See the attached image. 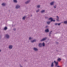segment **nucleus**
I'll list each match as a JSON object with an SVG mask.
<instances>
[{
  "label": "nucleus",
  "mask_w": 67,
  "mask_h": 67,
  "mask_svg": "<svg viewBox=\"0 0 67 67\" xmlns=\"http://www.w3.org/2000/svg\"><path fill=\"white\" fill-rule=\"evenodd\" d=\"M49 20H51L50 21H48L47 22V23L48 24H49L50 23H51V22H55V20L53 19V18H49Z\"/></svg>",
  "instance_id": "obj_1"
},
{
  "label": "nucleus",
  "mask_w": 67,
  "mask_h": 67,
  "mask_svg": "<svg viewBox=\"0 0 67 67\" xmlns=\"http://www.w3.org/2000/svg\"><path fill=\"white\" fill-rule=\"evenodd\" d=\"M8 48L9 49H12V48H13V46L12 45H10L9 46Z\"/></svg>",
  "instance_id": "obj_2"
},
{
  "label": "nucleus",
  "mask_w": 67,
  "mask_h": 67,
  "mask_svg": "<svg viewBox=\"0 0 67 67\" xmlns=\"http://www.w3.org/2000/svg\"><path fill=\"white\" fill-rule=\"evenodd\" d=\"M20 5L19 4H17L16 6V9H19L20 8Z\"/></svg>",
  "instance_id": "obj_3"
},
{
  "label": "nucleus",
  "mask_w": 67,
  "mask_h": 67,
  "mask_svg": "<svg viewBox=\"0 0 67 67\" xmlns=\"http://www.w3.org/2000/svg\"><path fill=\"white\" fill-rule=\"evenodd\" d=\"M55 3V2L54 1L50 3V5H53Z\"/></svg>",
  "instance_id": "obj_4"
},
{
  "label": "nucleus",
  "mask_w": 67,
  "mask_h": 67,
  "mask_svg": "<svg viewBox=\"0 0 67 67\" xmlns=\"http://www.w3.org/2000/svg\"><path fill=\"white\" fill-rule=\"evenodd\" d=\"M47 39V37H46L45 38H43L41 40V42H42L43 41H45L46 39Z\"/></svg>",
  "instance_id": "obj_5"
},
{
  "label": "nucleus",
  "mask_w": 67,
  "mask_h": 67,
  "mask_svg": "<svg viewBox=\"0 0 67 67\" xmlns=\"http://www.w3.org/2000/svg\"><path fill=\"white\" fill-rule=\"evenodd\" d=\"M33 49L35 51H38V49H37V48L36 47L34 48Z\"/></svg>",
  "instance_id": "obj_6"
},
{
  "label": "nucleus",
  "mask_w": 67,
  "mask_h": 67,
  "mask_svg": "<svg viewBox=\"0 0 67 67\" xmlns=\"http://www.w3.org/2000/svg\"><path fill=\"white\" fill-rule=\"evenodd\" d=\"M54 62L55 64V66H57V65H58V62H56V61H54Z\"/></svg>",
  "instance_id": "obj_7"
},
{
  "label": "nucleus",
  "mask_w": 67,
  "mask_h": 67,
  "mask_svg": "<svg viewBox=\"0 0 67 67\" xmlns=\"http://www.w3.org/2000/svg\"><path fill=\"white\" fill-rule=\"evenodd\" d=\"M5 36L6 37V38H9V37H10L9 35L8 34L6 35Z\"/></svg>",
  "instance_id": "obj_8"
},
{
  "label": "nucleus",
  "mask_w": 67,
  "mask_h": 67,
  "mask_svg": "<svg viewBox=\"0 0 67 67\" xmlns=\"http://www.w3.org/2000/svg\"><path fill=\"white\" fill-rule=\"evenodd\" d=\"M30 1H31L30 0H28L25 2V4H28Z\"/></svg>",
  "instance_id": "obj_9"
},
{
  "label": "nucleus",
  "mask_w": 67,
  "mask_h": 67,
  "mask_svg": "<svg viewBox=\"0 0 67 67\" xmlns=\"http://www.w3.org/2000/svg\"><path fill=\"white\" fill-rule=\"evenodd\" d=\"M59 17L58 16H57V21H59Z\"/></svg>",
  "instance_id": "obj_10"
},
{
  "label": "nucleus",
  "mask_w": 67,
  "mask_h": 67,
  "mask_svg": "<svg viewBox=\"0 0 67 67\" xmlns=\"http://www.w3.org/2000/svg\"><path fill=\"white\" fill-rule=\"evenodd\" d=\"M45 32L46 33H48V32H49V29H46L45 30Z\"/></svg>",
  "instance_id": "obj_11"
},
{
  "label": "nucleus",
  "mask_w": 67,
  "mask_h": 67,
  "mask_svg": "<svg viewBox=\"0 0 67 67\" xmlns=\"http://www.w3.org/2000/svg\"><path fill=\"white\" fill-rule=\"evenodd\" d=\"M54 66V62H53L51 64V67H53Z\"/></svg>",
  "instance_id": "obj_12"
},
{
  "label": "nucleus",
  "mask_w": 67,
  "mask_h": 67,
  "mask_svg": "<svg viewBox=\"0 0 67 67\" xmlns=\"http://www.w3.org/2000/svg\"><path fill=\"white\" fill-rule=\"evenodd\" d=\"M38 46H39L40 47H41L42 46V43H40L38 45Z\"/></svg>",
  "instance_id": "obj_13"
},
{
  "label": "nucleus",
  "mask_w": 67,
  "mask_h": 67,
  "mask_svg": "<svg viewBox=\"0 0 67 67\" xmlns=\"http://www.w3.org/2000/svg\"><path fill=\"white\" fill-rule=\"evenodd\" d=\"M36 40H34L31 41V43H34L35 42H36Z\"/></svg>",
  "instance_id": "obj_14"
},
{
  "label": "nucleus",
  "mask_w": 67,
  "mask_h": 67,
  "mask_svg": "<svg viewBox=\"0 0 67 67\" xmlns=\"http://www.w3.org/2000/svg\"><path fill=\"white\" fill-rule=\"evenodd\" d=\"M2 6L4 7V6H5V5H6V4H5V3H3L2 4Z\"/></svg>",
  "instance_id": "obj_15"
},
{
  "label": "nucleus",
  "mask_w": 67,
  "mask_h": 67,
  "mask_svg": "<svg viewBox=\"0 0 67 67\" xmlns=\"http://www.w3.org/2000/svg\"><path fill=\"white\" fill-rule=\"evenodd\" d=\"M45 10H42L41 11V12L42 13H44Z\"/></svg>",
  "instance_id": "obj_16"
},
{
  "label": "nucleus",
  "mask_w": 67,
  "mask_h": 67,
  "mask_svg": "<svg viewBox=\"0 0 67 67\" xmlns=\"http://www.w3.org/2000/svg\"><path fill=\"white\" fill-rule=\"evenodd\" d=\"M33 38L31 37H30L29 38V40H33Z\"/></svg>",
  "instance_id": "obj_17"
},
{
  "label": "nucleus",
  "mask_w": 67,
  "mask_h": 67,
  "mask_svg": "<svg viewBox=\"0 0 67 67\" xmlns=\"http://www.w3.org/2000/svg\"><path fill=\"white\" fill-rule=\"evenodd\" d=\"M55 25H60V23H55Z\"/></svg>",
  "instance_id": "obj_18"
},
{
  "label": "nucleus",
  "mask_w": 67,
  "mask_h": 67,
  "mask_svg": "<svg viewBox=\"0 0 67 67\" xmlns=\"http://www.w3.org/2000/svg\"><path fill=\"white\" fill-rule=\"evenodd\" d=\"M41 7V5H38L37 6V8H40Z\"/></svg>",
  "instance_id": "obj_19"
},
{
  "label": "nucleus",
  "mask_w": 67,
  "mask_h": 67,
  "mask_svg": "<svg viewBox=\"0 0 67 67\" xmlns=\"http://www.w3.org/2000/svg\"><path fill=\"white\" fill-rule=\"evenodd\" d=\"M13 1L15 3H17V2H18V1H17V0H13Z\"/></svg>",
  "instance_id": "obj_20"
},
{
  "label": "nucleus",
  "mask_w": 67,
  "mask_h": 67,
  "mask_svg": "<svg viewBox=\"0 0 67 67\" xmlns=\"http://www.w3.org/2000/svg\"><path fill=\"white\" fill-rule=\"evenodd\" d=\"M26 18V16H24L23 18V20H25V18Z\"/></svg>",
  "instance_id": "obj_21"
},
{
  "label": "nucleus",
  "mask_w": 67,
  "mask_h": 67,
  "mask_svg": "<svg viewBox=\"0 0 67 67\" xmlns=\"http://www.w3.org/2000/svg\"><path fill=\"white\" fill-rule=\"evenodd\" d=\"M64 24H67V20L64 21Z\"/></svg>",
  "instance_id": "obj_22"
},
{
  "label": "nucleus",
  "mask_w": 67,
  "mask_h": 67,
  "mask_svg": "<svg viewBox=\"0 0 67 67\" xmlns=\"http://www.w3.org/2000/svg\"><path fill=\"white\" fill-rule=\"evenodd\" d=\"M42 46H45V43H44L43 42L42 44Z\"/></svg>",
  "instance_id": "obj_23"
},
{
  "label": "nucleus",
  "mask_w": 67,
  "mask_h": 67,
  "mask_svg": "<svg viewBox=\"0 0 67 67\" xmlns=\"http://www.w3.org/2000/svg\"><path fill=\"white\" fill-rule=\"evenodd\" d=\"M57 60L58 61H60V60H61V59L59 58Z\"/></svg>",
  "instance_id": "obj_24"
},
{
  "label": "nucleus",
  "mask_w": 67,
  "mask_h": 67,
  "mask_svg": "<svg viewBox=\"0 0 67 67\" xmlns=\"http://www.w3.org/2000/svg\"><path fill=\"white\" fill-rule=\"evenodd\" d=\"M40 11V9H38L36 10V12H38Z\"/></svg>",
  "instance_id": "obj_25"
},
{
  "label": "nucleus",
  "mask_w": 67,
  "mask_h": 67,
  "mask_svg": "<svg viewBox=\"0 0 67 67\" xmlns=\"http://www.w3.org/2000/svg\"><path fill=\"white\" fill-rule=\"evenodd\" d=\"M4 30H6L7 29V27H5L4 28Z\"/></svg>",
  "instance_id": "obj_26"
},
{
  "label": "nucleus",
  "mask_w": 67,
  "mask_h": 67,
  "mask_svg": "<svg viewBox=\"0 0 67 67\" xmlns=\"http://www.w3.org/2000/svg\"><path fill=\"white\" fill-rule=\"evenodd\" d=\"M54 8H56V5H54Z\"/></svg>",
  "instance_id": "obj_27"
},
{
  "label": "nucleus",
  "mask_w": 67,
  "mask_h": 67,
  "mask_svg": "<svg viewBox=\"0 0 67 67\" xmlns=\"http://www.w3.org/2000/svg\"><path fill=\"white\" fill-rule=\"evenodd\" d=\"M45 19H48V17H47V16H45Z\"/></svg>",
  "instance_id": "obj_28"
},
{
  "label": "nucleus",
  "mask_w": 67,
  "mask_h": 67,
  "mask_svg": "<svg viewBox=\"0 0 67 67\" xmlns=\"http://www.w3.org/2000/svg\"><path fill=\"white\" fill-rule=\"evenodd\" d=\"M14 31H15V29H14Z\"/></svg>",
  "instance_id": "obj_29"
},
{
  "label": "nucleus",
  "mask_w": 67,
  "mask_h": 67,
  "mask_svg": "<svg viewBox=\"0 0 67 67\" xmlns=\"http://www.w3.org/2000/svg\"><path fill=\"white\" fill-rule=\"evenodd\" d=\"M57 67H60V66H58Z\"/></svg>",
  "instance_id": "obj_30"
},
{
  "label": "nucleus",
  "mask_w": 67,
  "mask_h": 67,
  "mask_svg": "<svg viewBox=\"0 0 67 67\" xmlns=\"http://www.w3.org/2000/svg\"><path fill=\"white\" fill-rule=\"evenodd\" d=\"M51 32H52V31H51V32H50V34H51Z\"/></svg>",
  "instance_id": "obj_31"
},
{
  "label": "nucleus",
  "mask_w": 67,
  "mask_h": 67,
  "mask_svg": "<svg viewBox=\"0 0 67 67\" xmlns=\"http://www.w3.org/2000/svg\"><path fill=\"white\" fill-rule=\"evenodd\" d=\"M32 16V15H31V16Z\"/></svg>",
  "instance_id": "obj_32"
},
{
  "label": "nucleus",
  "mask_w": 67,
  "mask_h": 67,
  "mask_svg": "<svg viewBox=\"0 0 67 67\" xmlns=\"http://www.w3.org/2000/svg\"><path fill=\"white\" fill-rule=\"evenodd\" d=\"M1 50L0 49V52H1Z\"/></svg>",
  "instance_id": "obj_33"
}]
</instances>
